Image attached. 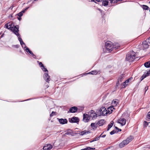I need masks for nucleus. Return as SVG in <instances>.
I'll list each match as a JSON object with an SVG mask.
<instances>
[{
  "instance_id": "72a5a7b5",
  "label": "nucleus",
  "mask_w": 150,
  "mask_h": 150,
  "mask_svg": "<svg viewBox=\"0 0 150 150\" xmlns=\"http://www.w3.org/2000/svg\"><path fill=\"white\" fill-rule=\"evenodd\" d=\"M118 132V131H116L114 130H113L110 132V134L111 135H112L115 133H117Z\"/></svg>"
},
{
  "instance_id": "864d4df0",
  "label": "nucleus",
  "mask_w": 150,
  "mask_h": 150,
  "mask_svg": "<svg viewBox=\"0 0 150 150\" xmlns=\"http://www.w3.org/2000/svg\"><path fill=\"white\" fill-rule=\"evenodd\" d=\"M102 134H101L99 136V137H99V139L100 137H102Z\"/></svg>"
},
{
  "instance_id": "393cba45",
  "label": "nucleus",
  "mask_w": 150,
  "mask_h": 150,
  "mask_svg": "<svg viewBox=\"0 0 150 150\" xmlns=\"http://www.w3.org/2000/svg\"><path fill=\"white\" fill-rule=\"evenodd\" d=\"M24 48H25V50L27 52H29V53L31 54H33V53L27 47L25 46V47Z\"/></svg>"
},
{
  "instance_id": "de8ad7c7",
  "label": "nucleus",
  "mask_w": 150,
  "mask_h": 150,
  "mask_svg": "<svg viewBox=\"0 0 150 150\" xmlns=\"http://www.w3.org/2000/svg\"><path fill=\"white\" fill-rule=\"evenodd\" d=\"M96 0L98 2H101V1H102L103 0Z\"/></svg>"
},
{
  "instance_id": "7ed1b4c3",
  "label": "nucleus",
  "mask_w": 150,
  "mask_h": 150,
  "mask_svg": "<svg viewBox=\"0 0 150 150\" xmlns=\"http://www.w3.org/2000/svg\"><path fill=\"white\" fill-rule=\"evenodd\" d=\"M105 47L106 50L109 52L112 51L113 49V46L110 41H107L105 43Z\"/></svg>"
},
{
  "instance_id": "4be33fe9",
  "label": "nucleus",
  "mask_w": 150,
  "mask_h": 150,
  "mask_svg": "<svg viewBox=\"0 0 150 150\" xmlns=\"http://www.w3.org/2000/svg\"><path fill=\"white\" fill-rule=\"evenodd\" d=\"M113 48H114L115 49H118L120 47V45L116 43H114L113 45Z\"/></svg>"
},
{
  "instance_id": "dca6fc26",
  "label": "nucleus",
  "mask_w": 150,
  "mask_h": 150,
  "mask_svg": "<svg viewBox=\"0 0 150 150\" xmlns=\"http://www.w3.org/2000/svg\"><path fill=\"white\" fill-rule=\"evenodd\" d=\"M150 75V69L149 70L147 71V72L146 74H144L141 77V80L142 81L143 80L144 78H146L147 76H149Z\"/></svg>"
},
{
  "instance_id": "a18cd8bd",
  "label": "nucleus",
  "mask_w": 150,
  "mask_h": 150,
  "mask_svg": "<svg viewBox=\"0 0 150 150\" xmlns=\"http://www.w3.org/2000/svg\"><path fill=\"white\" fill-rule=\"evenodd\" d=\"M147 40L148 42L150 43V37Z\"/></svg>"
},
{
  "instance_id": "680f3d73",
  "label": "nucleus",
  "mask_w": 150,
  "mask_h": 150,
  "mask_svg": "<svg viewBox=\"0 0 150 150\" xmlns=\"http://www.w3.org/2000/svg\"><path fill=\"white\" fill-rule=\"evenodd\" d=\"M149 3L150 4V1L149 2Z\"/></svg>"
},
{
  "instance_id": "2eb2a0df",
  "label": "nucleus",
  "mask_w": 150,
  "mask_h": 150,
  "mask_svg": "<svg viewBox=\"0 0 150 150\" xmlns=\"http://www.w3.org/2000/svg\"><path fill=\"white\" fill-rule=\"evenodd\" d=\"M59 121L60 123L62 124H66L67 122V120L66 119H59Z\"/></svg>"
},
{
  "instance_id": "052dcab7",
  "label": "nucleus",
  "mask_w": 150,
  "mask_h": 150,
  "mask_svg": "<svg viewBox=\"0 0 150 150\" xmlns=\"http://www.w3.org/2000/svg\"><path fill=\"white\" fill-rule=\"evenodd\" d=\"M34 1H38V0H33Z\"/></svg>"
},
{
  "instance_id": "cd10ccee",
  "label": "nucleus",
  "mask_w": 150,
  "mask_h": 150,
  "mask_svg": "<svg viewBox=\"0 0 150 150\" xmlns=\"http://www.w3.org/2000/svg\"><path fill=\"white\" fill-rule=\"evenodd\" d=\"M112 122V123H111L110 124L108 125V127L107 129V131H108L113 125L114 122L113 121Z\"/></svg>"
},
{
  "instance_id": "c9c22d12",
  "label": "nucleus",
  "mask_w": 150,
  "mask_h": 150,
  "mask_svg": "<svg viewBox=\"0 0 150 150\" xmlns=\"http://www.w3.org/2000/svg\"><path fill=\"white\" fill-rule=\"evenodd\" d=\"M24 11H22L18 13L17 15L18 16H19L20 17H21L22 16L23 13V12Z\"/></svg>"
},
{
  "instance_id": "f3484780",
  "label": "nucleus",
  "mask_w": 150,
  "mask_h": 150,
  "mask_svg": "<svg viewBox=\"0 0 150 150\" xmlns=\"http://www.w3.org/2000/svg\"><path fill=\"white\" fill-rule=\"evenodd\" d=\"M105 121L104 120H101L98 121L97 122L98 125L99 126L103 125L105 123Z\"/></svg>"
},
{
  "instance_id": "a19ab883",
  "label": "nucleus",
  "mask_w": 150,
  "mask_h": 150,
  "mask_svg": "<svg viewBox=\"0 0 150 150\" xmlns=\"http://www.w3.org/2000/svg\"><path fill=\"white\" fill-rule=\"evenodd\" d=\"M94 140V141L98 140L99 139V137H96L93 139Z\"/></svg>"
},
{
  "instance_id": "473e14b6",
  "label": "nucleus",
  "mask_w": 150,
  "mask_h": 150,
  "mask_svg": "<svg viewBox=\"0 0 150 150\" xmlns=\"http://www.w3.org/2000/svg\"><path fill=\"white\" fill-rule=\"evenodd\" d=\"M129 79H127V80H126V81H125L123 83V86H126V85H127V83H128V82H129Z\"/></svg>"
},
{
  "instance_id": "603ef678",
  "label": "nucleus",
  "mask_w": 150,
  "mask_h": 150,
  "mask_svg": "<svg viewBox=\"0 0 150 150\" xmlns=\"http://www.w3.org/2000/svg\"><path fill=\"white\" fill-rule=\"evenodd\" d=\"M15 47L17 48H18V47L19 46V45H16L15 46Z\"/></svg>"
},
{
  "instance_id": "e433bc0d",
  "label": "nucleus",
  "mask_w": 150,
  "mask_h": 150,
  "mask_svg": "<svg viewBox=\"0 0 150 150\" xmlns=\"http://www.w3.org/2000/svg\"><path fill=\"white\" fill-rule=\"evenodd\" d=\"M42 67V69L43 71H44L45 72L47 71V72H48V70H47V69L46 68H45V67H44V66H43V67Z\"/></svg>"
},
{
  "instance_id": "c756f323",
  "label": "nucleus",
  "mask_w": 150,
  "mask_h": 150,
  "mask_svg": "<svg viewBox=\"0 0 150 150\" xmlns=\"http://www.w3.org/2000/svg\"><path fill=\"white\" fill-rule=\"evenodd\" d=\"M73 133H74L73 132L68 131V132H67L66 133H65V135H74V134H73Z\"/></svg>"
},
{
  "instance_id": "b1692460",
  "label": "nucleus",
  "mask_w": 150,
  "mask_h": 150,
  "mask_svg": "<svg viewBox=\"0 0 150 150\" xmlns=\"http://www.w3.org/2000/svg\"><path fill=\"white\" fill-rule=\"evenodd\" d=\"M144 65L146 68L150 67V61L145 62L144 64Z\"/></svg>"
},
{
  "instance_id": "1a4fd4ad",
  "label": "nucleus",
  "mask_w": 150,
  "mask_h": 150,
  "mask_svg": "<svg viewBox=\"0 0 150 150\" xmlns=\"http://www.w3.org/2000/svg\"><path fill=\"white\" fill-rule=\"evenodd\" d=\"M52 148V146L50 144H46L43 148L44 150H50Z\"/></svg>"
},
{
  "instance_id": "6e6d98bb",
  "label": "nucleus",
  "mask_w": 150,
  "mask_h": 150,
  "mask_svg": "<svg viewBox=\"0 0 150 150\" xmlns=\"http://www.w3.org/2000/svg\"><path fill=\"white\" fill-rule=\"evenodd\" d=\"M94 140L93 139L92 140H91V141H90V142H94Z\"/></svg>"
},
{
  "instance_id": "9d476101",
  "label": "nucleus",
  "mask_w": 150,
  "mask_h": 150,
  "mask_svg": "<svg viewBox=\"0 0 150 150\" xmlns=\"http://www.w3.org/2000/svg\"><path fill=\"white\" fill-rule=\"evenodd\" d=\"M124 76V75L122 74H121L120 76L118 78V81L116 83V86H118V85L120 83V82H122Z\"/></svg>"
},
{
  "instance_id": "ddd939ff",
  "label": "nucleus",
  "mask_w": 150,
  "mask_h": 150,
  "mask_svg": "<svg viewBox=\"0 0 150 150\" xmlns=\"http://www.w3.org/2000/svg\"><path fill=\"white\" fill-rule=\"evenodd\" d=\"M148 40H145L142 42V45L144 49H146L148 48Z\"/></svg>"
},
{
  "instance_id": "f03ea898",
  "label": "nucleus",
  "mask_w": 150,
  "mask_h": 150,
  "mask_svg": "<svg viewBox=\"0 0 150 150\" xmlns=\"http://www.w3.org/2000/svg\"><path fill=\"white\" fill-rule=\"evenodd\" d=\"M136 53L133 51L129 52L126 55V60L129 62H132L136 58Z\"/></svg>"
},
{
  "instance_id": "6e6552de",
  "label": "nucleus",
  "mask_w": 150,
  "mask_h": 150,
  "mask_svg": "<svg viewBox=\"0 0 150 150\" xmlns=\"http://www.w3.org/2000/svg\"><path fill=\"white\" fill-rule=\"evenodd\" d=\"M44 77L45 81L47 82H48L50 80V76L48 75V72L44 74Z\"/></svg>"
},
{
  "instance_id": "3c124183",
  "label": "nucleus",
  "mask_w": 150,
  "mask_h": 150,
  "mask_svg": "<svg viewBox=\"0 0 150 150\" xmlns=\"http://www.w3.org/2000/svg\"><path fill=\"white\" fill-rule=\"evenodd\" d=\"M118 131H118V132H120V131H121V130H122L121 129H118Z\"/></svg>"
},
{
  "instance_id": "412c9836",
  "label": "nucleus",
  "mask_w": 150,
  "mask_h": 150,
  "mask_svg": "<svg viewBox=\"0 0 150 150\" xmlns=\"http://www.w3.org/2000/svg\"><path fill=\"white\" fill-rule=\"evenodd\" d=\"M97 123H92L91 124V126L93 129H95L97 127Z\"/></svg>"
},
{
  "instance_id": "bb28decb",
  "label": "nucleus",
  "mask_w": 150,
  "mask_h": 150,
  "mask_svg": "<svg viewBox=\"0 0 150 150\" xmlns=\"http://www.w3.org/2000/svg\"><path fill=\"white\" fill-rule=\"evenodd\" d=\"M108 113V112L107 111L106 109L105 108V110H104L103 112L101 114L102 116H105L107 115Z\"/></svg>"
},
{
  "instance_id": "13d9d810",
  "label": "nucleus",
  "mask_w": 150,
  "mask_h": 150,
  "mask_svg": "<svg viewBox=\"0 0 150 150\" xmlns=\"http://www.w3.org/2000/svg\"><path fill=\"white\" fill-rule=\"evenodd\" d=\"M91 1L94 2V0H91Z\"/></svg>"
},
{
  "instance_id": "4c0bfd02",
  "label": "nucleus",
  "mask_w": 150,
  "mask_h": 150,
  "mask_svg": "<svg viewBox=\"0 0 150 150\" xmlns=\"http://www.w3.org/2000/svg\"><path fill=\"white\" fill-rule=\"evenodd\" d=\"M144 127H146L148 125V123L146 121H144Z\"/></svg>"
},
{
  "instance_id": "5fc2aeb1",
  "label": "nucleus",
  "mask_w": 150,
  "mask_h": 150,
  "mask_svg": "<svg viewBox=\"0 0 150 150\" xmlns=\"http://www.w3.org/2000/svg\"><path fill=\"white\" fill-rule=\"evenodd\" d=\"M31 55L34 57H35V55L33 53V54H32Z\"/></svg>"
},
{
  "instance_id": "20e7f679",
  "label": "nucleus",
  "mask_w": 150,
  "mask_h": 150,
  "mask_svg": "<svg viewBox=\"0 0 150 150\" xmlns=\"http://www.w3.org/2000/svg\"><path fill=\"white\" fill-rule=\"evenodd\" d=\"M89 115H90V117H92V120L95 119L97 117L98 114H96L95 112L93 110H91L88 113Z\"/></svg>"
},
{
  "instance_id": "37998d69",
  "label": "nucleus",
  "mask_w": 150,
  "mask_h": 150,
  "mask_svg": "<svg viewBox=\"0 0 150 150\" xmlns=\"http://www.w3.org/2000/svg\"><path fill=\"white\" fill-rule=\"evenodd\" d=\"M148 89V86H146L145 88V92H146Z\"/></svg>"
},
{
  "instance_id": "4468645a",
  "label": "nucleus",
  "mask_w": 150,
  "mask_h": 150,
  "mask_svg": "<svg viewBox=\"0 0 150 150\" xmlns=\"http://www.w3.org/2000/svg\"><path fill=\"white\" fill-rule=\"evenodd\" d=\"M128 144V143L125 140L123 141L119 144V146L120 148H121L124 147L125 145H127Z\"/></svg>"
},
{
  "instance_id": "c03bdc74",
  "label": "nucleus",
  "mask_w": 150,
  "mask_h": 150,
  "mask_svg": "<svg viewBox=\"0 0 150 150\" xmlns=\"http://www.w3.org/2000/svg\"><path fill=\"white\" fill-rule=\"evenodd\" d=\"M85 148L86 150H91L90 147H88Z\"/></svg>"
},
{
  "instance_id": "49530a36",
  "label": "nucleus",
  "mask_w": 150,
  "mask_h": 150,
  "mask_svg": "<svg viewBox=\"0 0 150 150\" xmlns=\"http://www.w3.org/2000/svg\"><path fill=\"white\" fill-rule=\"evenodd\" d=\"M91 150H93L95 149V148H91L90 147Z\"/></svg>"
},
{
  "instance_id": "aec40b11",
  "label": "nucleus",
  "mask_w": 150,
  "mask_h": 150,
  "mask_svg": "<svg viewBox=\"0 0 150 150\" xmlns=\"http://www.w3.org/2000/svg\"><path fill=\"white\" fill-rule=\"evenodd\" d=\"M133 138H134L133 136H130L129 137H127L126 139L125 140L127 143L128 144L129 142H131Z\"/></svg>"
},
{
  "instance_id": "39448f33",
  "label": "nucleus",
  "mask_w": 150,
  "mask_h": 150,
  "mask_svg": "<svg viewBox=\"0 0 150 150\" xmlns=\"http://www.w3.org/2000/svg\"><path fill=\"white\" fill-rule=\"evenodd\" d=\"M69 122L71 123H79V119L76 117H74L72 118L69 119Z\"/></svg>"
},
{
  "instance_id": "0eeeda50",
  "label": "nucleus",
  "mask_w": 150,
  "mask_h": 150,
  "mask_svg": "<svg viewBox=\"0 0 150 150\" xmlns=\"http://www.w3.org/2000/svg\"><path fill=\"white\" fill-rule=\"evenodd\" d=\"M126 120L124 118H121L118 120V123L120 124L122 126L125 125L126 123Z\"/></svg>"
},
{
  "instance_id": "09e8293b",
  "label": "nucleus",
  "mask_w": 150,
  "mask_h": 150,
  "mask_svg": "<svg viewBox=\"0 0 150 150\" xmlns=\"http://www.w3.org/2000/svg\"><path fill=\"white\" fill-rule=\"evenodd\" d=\"M106 136V135L105 134H104V135H102L101 137H103V138H104V137H105Z\"/></svg>"
},
{
  "instance_id": "8fccbe9b",
  "label": "nucleus",
  "mask_w": 150,
  "mask_h": 150,
  "mask_svg": "<svg viewBox=\"0 0 150 150\" xmlns=\"http://www.w3.org/2000/svg\"><path fill=\"white\" fill-rule=\"evenodd\" d=\"M21 17H20L19 16V18H18V20H19V21L21 20Z\"/></svg>"
},
{
  "instance_id": "58836bf2",
  "label": "nucleus",
  "mask_w": 150,
  "mask_h": 150,
  "mask_svg": "<svg viewBox=\"0 0 150 150\" xmlns=\"http://www.w3.org/2000/svg\"><path fill=\"white\" fill-rule=\"evenodd\" d=\"M147 118L150 119V112H148L147 116Z\"/></svg>"
},
{
  "instance_id": "5701e85b",
  "label": "nucleus",
  "mask_w": 150,
  "mask_h": 150,
  "mask_svg": "<svg viewBox=\"0 0 150 150\" xmlns=\"http://www.w3.org/2000/svg\"><path fill=\"white\" fill-rule=\"evenodd\" d=\"M114 109V108L113 107H110L108 108V113L109 114L111 113L113 110Z\"/></svg>"
},
{
  "instance_id": "4d7b16f0",
  "label": "nucleus",
  "mask_w": 150,
  "mask_h": 150,
  "mask_svg": "<svg viewBox=\"0 0 150 150\" xmlns=\"http://www.w3.org/2000/svg\"><path fill=\"white\" fill-rule=\"evenodd\" d=\"M115 128L117 129H119V128L117 127H115Z\"/></svg>"
},
{
  "instance_id": "f704fd0d",
  "label": "nucleus",
  "mask_w": 150,
  "mask_h": 150,
  "mask_svg": "<svg viewBox=\"0 0 150 150\" xmlns=\"http://www.w3.org/2000/svg\"><path fill=\"white\" fill-rule=\"evenodd\" d=\"M118 1L117 0H110V2L111 3H117Z\"/></svg>"
},
{
  "instance_id": "bf43d9fd",
  "label": "nucleus",
  "mask_w": 150,
  "mask_h": 150,
  "mask_svg": "<svg viewBox=\"0 0 150 150\" xmlns=\"http://www.w3.org/2000/svg\"><path fill=\"white\" fill-rule=\"evenodd\" d=\"M122 0H118V1H122Z\"/></svg>"
},
{
  "instance_id": "7c9ffc66",
  "label": "nucleus",
  "mask_w": 150,
  "mask_h": 150,
  "mask_svg": "<svg viewBox=\"0 0 150 150\" xmlns=\"http://www.w3.org/2000/svg\"><path fill=\"white\" fill-rule=\"evenodd\" d=\"M142 8L143 9L146 10H148L149 8V7L145 5H143Z\"/></svg>"
},
{
  "instance_id": "9b49d317",
  "label": "nucleus",
  "mask_w": 150,
  "mask_h": 150,
  "mask_svg": "<svg viewBox=\"0 0 150 150\" xmlns=\"http://www.w3.org/2000/svg\"><path fill=\"white\" fill-rule=\"evenodd\" d=\"M105 110V108L104 107H102L98 111H97V113L98 114V116H102L101 114L103 112L104 110Z\"/></svg>"
},
{
  "instance_id": "ea45409f",
  "label": "nucleus",
  "mask_w": 150,
  "mask_h": 150,
  "mask_svg": "<svg viewBox=\"0 0 150 150\" xmlns=\"http://www.w3.org/2000/svg\"><path fill=\"white\" fill-rule=\"evenodd\" d=\"M55 112L52 111L50 115V117H52L55 114Z\"/></svg>"
},
{
  "instance_id": "6ab92c4d",
  "label": "nucleus",
  "mask_w": 150,
  "mask_h": 150,
  "mask_svg": "<svg viewBox=\"0 0 150 150\" xmlns=\"http://www.w3.org/2000/svg\"><path fill=\"white\" fill-rule=\"evenodd\" d=\"M90 133V132L89 131H86V130H85L84 131L81 132L80 133V134L81 135H83L85 134H88Z\"/></svg>"
},
{
  "instance_id": "a211bd4d",
  "label": "nucleus",
  "mask_w": 150,
  "mask_h": 150,
  "mask_svg": "<svg viewBox=\"0 0 150 150\" xmlns=\"http://www.w3.org/2000/svg\"><path fill=\"white\" fill-rule=\"evenodd\" d=\"M18 37V40L20 42V44H21V45L22 46V45H24L25 46V44L24 43V42H23V41L22 39L20 38V34H19V35H16Z\"/></svg>"
},
{
  "instance_id": "a878e982",
  "label": "nucleus",
  "mask_w": 150,
  "mask_h": 150,
  "mask_svg": "<svg viewBox=\"0 0 150 150\" xmlns=\"http://www.w3.org/2000/svg\"><path fill=\"white\" fill-rule=\"evenodd\" d=\"M108 3V1L107 0L104 1L102 2V4L105 6H107Z\"/></svg>"
},
{
  "instance_id": "f257e3e1",
  "label": "nucleus",
  "mask_w": 150,
  "mask_h": 150,
  "mask_svg": "<svg viewBox=\"0 0 150 150\" xmlns=\"http://www.w3.org/2000/svg\"><path fill=\"white\" fill-rule=\"evenodd\" d=\"M6 28H7L10 29L16 35H19V33L18 32L19 31L18 26V27L16 26H14L12 27V23L11 22L8 23L7 24L5 25Z\"/></svg>"
},
{
  "instance_id": "c85d7f7f",
  "label": "nucleus",
  "mask_w": 150,
  "mask_h": 150,
  "mask_svg": "<svg viewBox=\"0 0 150 150\" xmlns=\"http://www.w3.org/2000/svg\"><path fill=\"white\" fill-rule=\"evenodd\" d=\"M118 102H117V101L116 100H113L112 101V105H114V106H116L118 104Z\"/></svg>"
},
{
  "instance_id": "f8f14e48",
  "label": "nucleus",
  "mask_w": 150,
  "mask_h": 150,
  "mask_svg": "<svg viewBox=\"0 0 150 150\" xmlns=\"http://www.w3.org/2000/svg\"><path fill=\"white\" fill-rule=\"evenodd\" d=\"M77 110V108L76 107H73L71 108L68 111V113L71 112V113H75V112Z\"/></svg>"
},
{
  "instance_id": "423d86ee",
  "label": "nucleus",
  "mask_w": 150,
  "mask_h": 150,
  "mask_svg": "<svg viewBox=\"0 0 150 150\" xmlns=\"http://www.w3.org/2000/svg\"><path fill=\"white\" fill-rule=\"evenodd\" d=\"M90 119L89 115L84 114L83 115V120L85 122H88Z\"/></svg>"
},
{
  "instance_id": "79ce46f5",
  "label": "nucleus",
  "mask_w": 150,
  "mask_h": 150,
  "mask_svg": "<svg viewBox=\"0 0 150 150\" xmlns=\"http://www.w3.org/2000/svg\"><path fill=\"white\" fill-rule=\"evenodd\" d=\"M38 62H39V65H40V66L41 67H43V64H42V62H39V61H38Z\"/></svg>"
},
{
  "instance_id": "2f4dec72",
  "label": "nucleus",
  "mask_w": 150,
  "mask_h": 150,
  "mask_svg": "<svg viewBox=\"0 0 150 150\" xmlns=\"http://www.w3.org/2000/svg\"><path fill=\"white\" fill-rule=\"evenodd\" d=\"M98 73V72L96 71H92L89 73V74H96Z\"/></svg>"
}]
</instances>
